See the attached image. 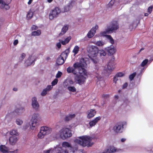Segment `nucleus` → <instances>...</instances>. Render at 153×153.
I'll list each match as a JSON object with an SVG mask.
<instances>
[{"mask_svg":"<svg viewBox=\"0 0 153 153\" xmlns=\"http://www.w3.org/2000/svg\"><path fill=\"white\" fill-rule=\"evenodd\" d=\"M116 0H111L107 5V7L108 8L110 7L111 6H112L114 4L115 1Z\"/></svg>","mask_w":153,"mask_h":153,"instance_id":"obj_42","label":"nucleus"},{"mask_svg":"<svg viewBox=\"0 0 153 153\" xmlns=\"http://www.w3.org/2000/svg\"><path fill=\"white\" fill-rule=\"evenodd\" d=\"M90 42L99 47L102 46L105 44V42L102 41H98L97 42L91 41Z\"/></svg>","mask_w":153,"mask_h":153,"instance_id":"obj_28","label":"nucleus"},{"mask_svg":"<svg viewBox=\"0 0 153 153\" xmlns=\"http://www.w3.org/2000/svg\"><path fill=\"white\" fill-rule=\"evenodd\" d=\"M86 65L84 59H82L79 62H76L74 64V68L71 66L68 67L67 71L68 73H72L76 75L74 77L75 81L81 85L84 83L86 79L87 72L83 67Z\"/></svg>","mask_w":153,"mask_h":153,"instance_id":"obj_1","label":"nucleus"},{"mask_svg":"<svg viewBox=\"0 0 153 153\" xmlns=\"http://www.w3.org/2000/svg\"><path fill=\"white\" fill-rule=\"evenodd\" d=\"M25 111L24 108L22 106H20L18 108H17L15 110L16 112L19 115H20L23 113Z\"/></svg>","mask_w":153,"mask_h":153,"instance_id":"obj_27","label":"nucleus"},{"mask_svg":"<svg viewBox=\"0 0 153 153\" xmlns=\"http://www.w3.org/2000/svg\"><path fill=\"white\" fill-rule=\"evenodd\" d=\"M126 140V139L125 138H122L121 139L120 141L122 142H124Z\"/></svg>","mask_w":153,"mask_h":153,"instance_id":"obj_58","label":"nucleus"},{"mask_svg":"<svg viewBox=\"0 0 153 153\" xmlns=\"http://www.w3.org/2000/svg\"><path fill=\"white\" fill-rule=\"evenodd\" d=\"M98 28V26L96 25L93 27L88 32L87 36L89 38H92L96 33V30Z\"/></svg>","mask_w":153,"mask_h":153,"instance_id":"obj_13","label":"nucleus"},{"mask_svg":"<svg viewBox=\"0 0 153 153\" xmlns=\"http://www.w3.org/2000/svg\"><path fill=\"white\" fill-rule=\"evenodd\" d=\"M55 151H57L56 153H68V152L66 150L62 149V147L59 146L55 147Z\"/></svg>","mask_w":153,"mask_h":153,"instance_id":"obj_20","label":"nucleus"},{"mask_svg":"<svg viewBox=\"0 0 153 153\" xmlns=\"http://www.w3.org/2000/svg\"><path fill=\"white\" fill-rule=\"evenodd\" d=\"M118 28V24L117 22L113 21L108 26L105 31H102L100 32L99 35V36H102L107 35H106L111 33H112L114 31L116 30Z\"/></svg>","mask_w":153,"mask_h":153,"instance_id":"obj_4","label":"nucleus"},{"mask_svg":"<svg viewBox=\"0 0 153 153\" xmlns=\"http://www.w3.org/2000/svg\"><path fill=\"white\" fill-rule=\"evenodd\" d=\"M127 124V122L125 121L119 122L114 126L113 130L116 133H121L123 131L124 126H126Z\"/></svg>","mask_w":153,"mask_h":153,"instance_id":"obj_9","label":"nucleus"},{"mask_svg":"<svg viewBox=\"0 0 153 153\" xmlns=\"http://www.w3.org/2000/svg\"><path fill=\"white\" fill-rule=\"evenodd\" d=\"M58 134L59 137L63 140L71 137L72 135L71 130L68 128H63L59 132Z\"/></svg>","mask_w":153,"mask_h":153,"instance_id":"obj_7","label":"nucleus"},{"mask_svg":"<svg viewBox=\"0 0 153 153\" xmlns=\"http://www.w3.org/2000/svg\"><path fill=\"white\" fill-rule=\"evenodd\" d=\"M53 88L52 86L51 85H48L45 89L48 92L50 91Z\"/></svg>","mask_w":153,"mask_h":153,"instance_id":"obj_43","label":"nucleus"},{"mask_svg":"<svg viewBox=\"0 0 153 153\" xmlns=\"http://www.w3.org/2000/svg\"><path fill=\"white\" fill-rule=\"evenodd\" d=\"M148 14L147 13H146L144 14V16H148Z\"/></svg>","mask_w":153,"mask_h":153,"instance_id":"obj_64","label":"nucleus"},{"mask_svg":"<svg viewBox=\"0 0 153 153\" xmlns=\"http://www.w3.org/2000/svg\"><path fill=\"white\" fill-rule=\"evenodd\" d=\"M41 31L39 30H37L36 31H34L32 32V35L34 36H38L40 35Z\"/></svg>","mask_w":153,"mask_h":153,"instance_id":"obj_37","label":"nucleus"},{"mask_svg":"<svg viewBox=\"0 0 153 153\" xmlns=\"http://www.w3.org/2000/svg\"><path fill=\"white\" fill-rule=\"evenodd\" d=\"M9 133L10 136L18 137L19 133L16 129H13L9 131Z\"/></svg>","mask_w":153,"mask_h":153,"instance_id":"obj_24","label":"nucleus"},{"mask_svg":"<svg viewBox=\"0 0 153 153\" xmlns=\"http://www.w3.org/2000/svg\"><path fill=\"white\" fill-rule=\"evenodd\" d=\"M47 92H48L45 90V89H44L41 93V96H45L47 94Z\"/></svg>","mask_w":153,"mask_h":153,"instance_id":"obj_48","label":"nucleus"},{"mask_svg":"<svg viewBox=\"0 0 153 153\" xmlns=\"http://www.w3.org/2000/svg\"><path fill=\"white\" fill-rule=\"evenodd\" d=\"M108 149V151L110 152V153L118 152L121 150V149H117L113 146H110Z\"/></svg>","mask_w":153,"mask_h":153,"instance_id":"obj_21","label":"nucleus"},{"mask_svg":"<svg viewBox=\"0 0 153 153\" xmlns=\"http://www.w3.org/2000/svg\"><path fill=\"white\" fill-rule=\"evenodd\" d=\"M17 152H18V150L16 149L14 151L10 152L11 153H17Z\"/></svg>","mask_w":153,"mask_h":153,"instance_id":"obj_60","label":"nucleus"},{"mask_svg":"<svg viewBox=\"0 0 153 153\" xmlns=\"http://www.w3.org/2000/svg\"><path fill=\"white\" fill-rule=\"evenodd\" d=\"M107 68L109 70H112L115 68L114 63L112 61H110L107 65Z\"/></svg>","mask_w":153,"mask_h":153,"instance_id":"obj_25","label":"nucleus"},{"mask_svg":"<svg viewBox=\"0 0 153 153\" xmlns=\"http://www.w3.org/2000/svg\"><path fill=\"white\" fill-rule=\"evenodd\" d=\"M128 84L127 83H125L123 86V89L125 88L127 86Z\"/></svg>","mask_w":153,"mask_h":153,"instance_id":"obj_55","label":"nucleus"},{"mask_svg":"<svg viewBox=\"0 0 153 153\" xmlns=\"http://www.w3.org/2000/svg\"><path fill=\"white\" fill-rule=\"evenodd\" d=\"M69 53V51L68 49H67L62 52L56 59L57 64L58 65L63 64L64 63L65 60L66 59Z\"/></svg>","mask_w":153,"mask_h":153,"instance_id":"obj_8","label":"nucleus"},{"mask_svg":"<svg viewBox=\"0 0 153 153\" xmlns=\"http://www.w3.org/2000/svg\"><path fill=\"white\" fill-rule=\"evenodd\" d=\"M125 75L124 73L122 72H119L117 73L116 75L118 77H121Z\"/></svg>","mask_w":153,"mask_h":153,"instance_id":"obj_45","label":"nucleus"},{"mask_svg":"<svg viewBox=\"0 0 153 153\" xmlns=\"http://www.w3.org/2000/svg\"><path fill=\"white\" fill-rule=\"evenodd\" d=\"M11 0H0V7L2 9L7 10L10 7L8 5Z\"/></svg>","mask_w":153,"mask_h":153,"instance_id":"obj_11","label":"nucleus"},{"mask_svg":"<svg viewBox=\"0 0 153 153\" xmlns=\"http://www.w3.org/2000/svg\"><path fill=\"white\" fill-rule=\"evenodd\" d=\"M30 126V125L29 123H27L23 125L22 127V129L24 130H25L27 129Z\"/></svg>","mask_w":153,"mask_h":153,"instance_id":"obj_36","label":"nucleus"},{"mask_svg":"<svg viewBox=\"0 0 153 153\" xmlns=\"http://www.w3.org/2000/svg\"><path fill=\"white\" fill-rule=\"evenodd\" d=\"M60 12L61 10L59 8L55 7L50 12L49 16V19L51 20H53L54 18L56 17Z\"/></svg>","mask_w":153,"mask_h":153,"instance_id":"obj_10","label":"nucleus"},{"mask_svg":"<svg viewBox=\"0 0 153 153\" xmlns=\"http://www.w3.org/2000/svg\"><path fill=\"white\" fill-rule=\"evenodd\" d=\"M40 130L45 135L50 134L52 131L51 127L46 126L41 127Z\"/></svg>","mask_w":153,"mask_h":153,"instance_id":"obj_16","label":"nucleus"},{"mask_svg":"<svg viewBox=\"0 0 153 153\" xmlns=\"http://www.w3.org/2000/svg\"><path fill=\"white\" fill-rule=\"evenodd\" d=\"M118 77L116 76V75L114 77L113 82L115 84L116 83L117 81H118Z\"/></svg>","mask_w":153,"mask_h":153,"instance_id":"obj_50","label":"nucleus"},{"mask_svg":"<svg viewBox=\"0 0 153 153\" xmlns=\"http://www.w3.org/2000/svg\"><path fill=\"white\" fill-rule=\"evenodd\" d=\"M106 37L109 40L110 42L112 44H113L114 43V40L110 35H106Z\"/></svg>","mask_w":153,"mask_h":153,"instance_id":"obj_39","label":"nucleus"},{"mask_svg":"<svg viewBox=\"0 0 153 153\" xmlns=\"http://www.w3.org/2000/svg\"><path fill=\"white\" fill-rule=\"evenodd\" d=\"M98 53H99L100 56H105L106 54L105 51L103 50H99Z\"/></svg>","mask_w":153,"mask_h":153,"instance_id":"obj_35","label":"nucleus"},{"mask_svg":"<svg viewBox=\"0 0 153 153\" xmlns=\"http://www.w3.org/2000/svg\"><path fill=\"white\" fill-rule=\"evenodd\" d=\"M62 73L60 71H58L57 73L56 74V77L57 78H58L61 77L62 75Z\"/></svg>","mask_w":153,"mask_h":153,"instance_id":"obj_47","label":"nucleus"},{"mask_svg":"<svg viewBox=\"0 0 153 153\" xmlns=\"http://www.w3.org/2000/svg\"><path fill=\"white\" fill-rule=\"evenodd\" d=\"M136 73L135 72V73H133L131 74L129 76V78L131 80H132L133 79L134 77L136 75Z\"/></svg>","mask_w":153,"mask_h":153,"instance_id":"obj_49","label":"nucleus"},{"mask_svg":"<svg viewBox=\"0 0 153 153\" xmlns=\"http://www.w3.org/2000/svg\"><path fill=\"white\" fill-rule=\"evenodd\" d=\"M26 54L25 53H22L21 55L19 58V60L20 61H22L25 57Z\"/></svg>","mask_w":153,"mask_h":153,"instance_id":"obj_41","label":"nucleus"},{"mask_svg":"<svg viewBox=\"0 0 153 153\" xmlns=\"http://www.w3.org/2000/svg\"><path fill=\"white\" fill-rule=\"evenodd\" d=\"M55 151V147L54 148H51L48 150L44 151L43 153H53Z\"/></svg>","mask_w":153,"mask_h":153,"instance_id":"obj_34","label":"nucleus"},{"mask_svg":"<svg viewBox=\"0 0 153 153\" xmlns=\"http://www.w3.org/2000/svg\"><path fill=\"white\" fill-rule=\"evenodd\" d=\"M15 123L17 125L20 126L23 124V121L22 119L17 118L16 120Z\"/></svg>","mask_w":153,"mask_h":153,"instance_id":"obj_33","label":"nucleus"},{"mask_svg":"<svg viewBox=\"0 0 153 153\" xmlns=\"http://www.w3.org/2000/svg\"><path fill=\"white\" fill-rule=\"evenodd\" d=\"M36 59V56L34 55H31L30 56L27 60L25 62V65L27 66L31 65H34Z\"/></svg>","mask_w":153,"mask_h":153,"instance_id":"obj_12","label":"nucleus"},{"mask_svg":"<svg viewBox=\"0 0 153 153\" xmlns=\"http://www.w3.org/2000/svg\"><path fill=\"white\" fill-rule=\"evenodd\" d=\"M40 119L41 117L38 114L35 113L32 115L30 120V128L31 130L36 129L39 126Z\"/></svg>","mask_w":153,"mask_h":153,"instance_id":"obj_5","label":"nucleus"},{"mask_svg":"<svg viewBox=\"0 0 153 153\" xmlns=\"http://www.w3.org/2000/svg\"><path fill=\"white\" fill-rule=\"evenodd\" d=\"M152 6H150L149 7L148 9V13H150L152 10Z\"/></svg>","mask_w":153,"mask_h":153,"instance_id":"obj_51","label":"nucleus"},{"mask_svg":"<svg viewBox=\"0 0 153 153\" xmlns=\"http://www.w3.org/2000/svg\"><path fill=\"white\" fill-rule=\"evenodd\" d=\"M18 43V41L17 39L15 40L13 42V45H17Z\"/></svg>","mask_w":153,"mask_h":153,"instance_id":"obj_52","label":"nucleus"},{"mask_svg":"<svg viewBox=\"0 0 153 153\" xmlns=\"http://www.w3.org/2000/svg\"><path fill=\"white\" fill-rule=\"evenodd\" d=\"M62 146L63 147L65 148L70 149L73 152H75V151H76L77 149V148H75L74 149L73 148L71 143L67 142H63L62 143Z\"/></svg>","mask_w":153,"mask_h":153,"instance_id":"obj_14","label":"nucleus"},{"mask_svg":"<svg viewBox=\"0 0 153 153\" xmlns=\"http://www.w3.org/2000/svg\"><path fill=\"white\" fill-rule=\"evenodd\" d=\"M88 56L92 62L94 64H97L99 62L98 58L99 49L96 46L89 45L87 48Z\"/></svg>","mask_w":153,"mask_h":153,"instance_id":"obj_2","label":"nucleus"},{"mask_svg":"<svg viewBox=\"0 0 153 153\" xmlns=\"http://www.w3.org/2000/svg\"><path fill=\"white\" fill-rule=\"evenodd\" d=\"M109 95L107 94H104L102 95V97L104 98H107L108 97Z\"/></svg>","mask_w":153,"mask_h":153,"instance_id":"obj_59","label":"nucleus"},{"mask_svg":"<svg viewBox=\"0 0 153 153\" xmlns=\"http://www.w3.org/2000/svg\"><path fill=\"white\" fill-rule=\"evenodd\" d=\"M31 28L32 30H36L37 29V27L35 25H33L32 26Z\"/></svg>","mask_w":153,"mask_h":153,"instance_id":"obj_56","label":"nucleus"},{"mask_svg":"<svg viewBox=\"0 0 153 153\" xmlns=\"http://www.w3.org/2000/svg\"><path fill=\"white\" fill-rule=\"evenodd\" d=\"M109 151H108V149H105L103 152L102 153H110Z\"/></svg>","mask_w":153,"mask_h":153,"instance_id":"obj_53","label":"nucleus"},{"mask_svg":"<svg viewBox=\"0 0 153 153\" xmlns=\"http://www.w3.org/2000/svg\"><path fill=\"white\" fill-rule=\"evenodd\" d=\"M31 105L33 108L36 110L38 109L39 105L37 101V98L35 97H33L32 99Z\"/></svg>","mask_w":153,"mask_h":153,"instance_id":"obj_15","label":"nucleus"},{"mask_svg":"<svg viewBox=\"0 0 153 153\" xmlns=\"http://www.w3.org/2000/svg\"><path fill=\"white\" fill-rule=\"evenodd\" d=\"M33 16V12L31 11H29L27 15V17L29 19H30Z\"/></svg>","mask_w":153,"mask_h":153,"instance_id":"obj_40","label":"nucleus"},{"mask_svg":"<svg viewBox=\"0 0 153 153\" xmlns=\"http://www.w3.org/2000/svg\"><path fill=\"white\" fill-rule=\"evenodd\" d=\"M75 117V115L74 114H69L67 115L65 117V120L66 121H69L74 118Z\"/></svg>","mask_w":153,"mask_h":153,"instance_id":"obj_31","label":"nucleus"},{"mask_svg":"<svg viewBox=\"0 0 153 153\" xmlns=\"http://www.w3.org/2000/svg\"><path fill=\"white\" fill-rule=\"evenodd\" d=\"M68 25H65L62 28L61 32L59 33V36H62L68 30Z\"/></svg>","mask_w":153,"mask_h":153,"instance_id":"obj_26","label":"nucleus"},{"mask_svg":"<svg viewBox=\"0 0 153 153\" xmlns=\"http://www.w3.org/2000/svg\"><path fill=\"white\" fill-rule=\"evenodd\" d=\"M119 96L118 95H116L114 96V99L115 100H117L118 99Z\"/></svg>","mask_w":153,"mask_h":153,"instance_id":"obj_61","label":"nucleus"},{"mask_svg":"<svg viewBox=\"0 0 153 153\" xmlns=\"http://www.w3.org/2000/svg\"><path fill=\"white\" fill-rule=\"evenodd\" d=\"M33 0H29V1L28 2V4H30L31 3Z\"/></svg>","mask_w":153,"mask_h":153,"instance_id":"obj_62","label":"nucleus"},{"mask_svg":"<svg viewBox=\"0 0 153 153\" xmlns=\"http://www.w3.org/2000/svg\"><path fill=\"white\" fill-rule=\"evenodd\" d=\"M92 138L87 136L84 135L77 137L74 140V142L83 147H89L93 145L94 143L91 142Z\"/></svg>","mask_w":153,"mask_h":153,"instance_id":"obj_3","label":"nucleus"},{"mask_svg":"<svg viewBox=\"0 0 153 153\" xmlns=\"http://www.w3.org/2000/svg\"><path fill=\"white\" fill-rule=\"evenodd\" d=\"M79 47L77 45L75 46L73 51L72 52L74 53V55H76L78 53L79 51Z\"/></svg>","mask_w":153,"mask_h":153,"instance_id":"obj_32","label":"nucleus"},{"mask_svg":"<svg viewBox=\"0 0 153 153\" xmlns=\"http://www.w3.org/2000/svg\"><path fill=\"white\" fill-rule=\"evenodd\" d=\"M106 51L110 55H113L116 52V49L113 46H110L105 48Z\"/></svg>","mask_w":153,"mask_h":153,"instance_id":"obj_18","label":"nucleus"},{"mask_svg":"<svg viewBox=\"0 0 153 153\" xmlns=\"http://www.w3.org/2000/svg\"><path fill=\"white\" fill-rule=\"evenodd\" d=\"M148 62V59H145L141 63V66L143 67V68L141 69L140 72H142L144 69V68H143L145 65L147 64V63Z\"/></svg>","mask_w":153,"mask_h":153,"instance_id":"obj_30","label":"nucleus"},{"mask_svg":"<svg viewBox=\"0 0 153 153\" xmlns=\"http://www.w3.org/2000/svg\"><path fill=\"white\" fill-rule=\"evenodd\" d=\"M71 39V37L69 36L66 39H65L64 40H59V41L60 42L62 45H65L66 44L68 43L70 41Z\"/></svg>","mask_w":153,"mask_h":153,"instance_id":"obj_29","label":"nucleus"},{"mask_svg":"<svg viewBox=\"0 0 153 153\" xmlns=\"http://www.w3.org/2000/svg\"><path fill=\"white\" fill-rule=\"evenodd\" d=\"M18 140V137L10 136L9 139V143L12 145H14L17 143Z\"/></svg>","mask_w":153,"mask_h":153,"instance_id":"obj_17","label":"nucleus"},{"mask_svg":"<svg viewBox=\"0 0 153 153\" xmlns=\"http://www.w3.org/2000/svg\"><path fill=\"white\" fill-rule=\"evenodd\" d=\"M74 83L72 79L68 78L65 80L63 85L65 87L67 88V90L70 93H75L76 92V88L74 86H72Z\"/></svg>","mask_w":153,"mask_h":153,"instance_id":"obj_6","label":"nucleus"},{"mask_svg":"<svg viewBox=\"0 0 153 153\" xmlns=\"http://www.w3.org/2000/svg\"><path fill=\"white\" fill-rule=\"evenodd\" d=\"M71 8V7L69 5L65 6L64 7V12H66L69 11Z\"/></svg>","mask_w":153,"mask_h":153,"instance_id":"obj_46","label":"nucleus"},{"mask_svg":"<svg viewBox=\"0 0 153 153\" xmlns=\"http://www.w3.org/2000/svg\"><path fill=\"white\" fill-rule=\"evenodd\" d=\"M9 150V148L5 145H0V151L3 153H8Z\"/></svg>","mask_w":153,"mask_h":153,"instance_id":"obj_23","label":"nucleus"},{"mask_svg":"<svg viewBox=\"0 0 153 153\" xmlns=\"http://www.w3.org/2000/svg\"><path fill=\"white\" fill-rule=\"evenodd\" d=\"M99 68V65L98 64H97L95 65V69L96 70H98Z\"/></svg>","mask_w":153,"mask_h":153,"instance_id":"obj_57","label":"nucleus"},{"mask_svg":"<svg viewBox=\"0 0 153 153\" xmlns=\"http://www.w3.org/2000/svg\"><path fill=\"white\" fill-rule=\"evenodd\" d=\"M96 113V112L94 109H91L87 112V117L88 118L92 117L95 115Z\"/></svg>","mask_w":153,"mask_h":153,"instance_id":"obj_22","label":"nucleus"},{"mask_svg":"<svg viewBox=\"0 0 153 153\" xmlns=\"http://www.w3.org/2000/svg\"><path fill=\"white\" fill-rule=\"evenodd\" d=\"M61 43L60 42L57 43L56 46L58 48H60L61 47Z\"/></svg>","mask_w":153,"mask_h":153,"instance_id":"obj_54","label":"nucleus"},{"mask_svg":"<svg viewBox=\"0 0 153 153\" xmlns=\"http://www.w3.org/2000/svg\"><path fill=\"white\" fill-rule=\"evenodd\" d=\"M13 90L14 91H16L17 90V88H13Z\"/></svg>","mask_w":153,"mask_h":153,"instance_id":"obj_63","label":"nucleus"},{"mask_svg":"<svg viewBox=\"0 0 153 153\" xmlns=\"http://www.w3.org/2000/svg\"><path fill=\"white\" fill-rule=\"evenodd\" d=\"M58 82V80L57 78L55 79L51 82V86L53 87L56 85Z\"/></svg>","mask_w":153,"mask_h":153,"instance_id":"obj_44","label":"nucleus"},{"mask_svg":"<svg viewBox=\"0 0 153 153\" xmlns=\"http://www.w3.org/2000/svg\"><path fill=\"white\" fill-rule=\"evenodd\" d=\"M101 117L100 116L98 117L95 118L94 120L91 121L89 123V124L91 127L94 126L96 123L101 119Z\"/></svg>","mask_w":153,"mask_h":153,"instance_id":"obj_19","label":"nucleus"},{"mask_svg":"<svg viewBox=\"0 0 153 153\" xmlns=\"http://www.w3.org/2000/svg\"><path fill=\"white\" fill-rule=\"evenodd\" d=\"M45 134L41 131H40L37 135V137L39 138L42 139L45 136Z\"/></svg>","mask_w":153,"mask_h":153,"instance_id":"obj_38","label":"nucleus"}]
</instances>
